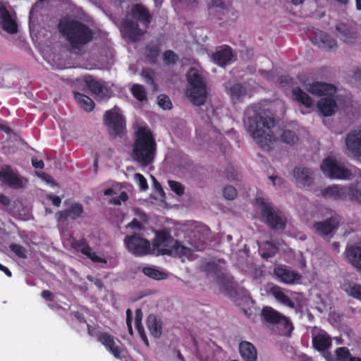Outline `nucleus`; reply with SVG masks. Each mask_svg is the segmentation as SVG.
I'll return each mask as SVG.
<instances>
[{"label": "nucleus", "mask_w": 361, "mask_h": 361, "mask_svg": "<svg viewBox=\"0 0 361 361\" xmlns=\"http://www.w3.org/2000/svg\"><path fill=\"white\" fill-rule=\"evenodd\" d=\"M244 125L257 144L264 148L275 140L272 130L276 125L274 118L267 109L253 106L246 112Z\"/></svg>", "instance_id": "nucleus-1"}, {"label": "nucleus", "mask_w": 361, "mask_h": 361, "mask_svg": "<svg viewBox=\"0 0 361 361\" xmlns=\"http://www.w3.org/2000/svg\"><path fill=\"white\" fill-rule=\"evenodd\" d=\"M60 34L75 49H80L93 39L92 30L84 23L71 18H61L58 24Z\"/></svg>", "instance_id": "nucleus-2"}, {"label": "nucleus", "mask_w": 361, "mask_h": 361, "mask_svg": "<svg viewBox=\"0 0 361 361\" xmlns=\"http://www.w3.org/2000/svg\"><path fill=\"white\" fill-rule=\"evenodd\" d=\"M156 152L157 143L152 132L146 128H139L133 145V160L142 166H147L154 161Z\"/></svg>", "instance_id": "nucleus-3"}, {"label": "nucleus", "mask_w": 361, "mask_h": 361, "mask_svg": "<svg viewBox=\"0 0 361 361\" xmlns=\"http://www.w3.org/2000/svg\"><path fill=\"white\" fill-rule=\"evenodd\" d=\"M187 80L190 85L188 95L191 102L195 106L204 104L207 97L204 78L197 69L190 68L187 74Z\"/></svg>", "instance_id": "nucleus-4"}, {"label": "nucleus", "mask_w": 361, "mask_h": 361, "mask_svg": "<svg viewBox=\"0 0 361 361\" xmlns=\"http://www.w3.org/2000/svg\"><path fill=\"white\" fill-rule=\"evenodd\" d=\"M256 204L267 225L273 230H283L286 227V218L271 202L264 197H257Z\"/></svg>", "instance_id": "nucleus-5"}, {"label": "nucleus", "mask_w": 361, "mask_h": 361, "mask_svg": "<svg viewBox=\"0 0 361 361\" xmlns=\"http://www.w3.org/2000/svg\"><path fill=\"white\" fill-rule=\"evenodd\" d=\"M87 334L90 336L96 338L106 350L111 353L117 359L121 358L123 352L122 347L116 344V338L106 331H101L97 326L87 324Z\"/></svg>", "instance_id": "nucleus-6"}, {"label": "nucleus", "mask_w": 361, "mask_h": 361, "mask_svg": "<svg viewBox=\"0 0 361 361\" xmlns=\"http://www.w3.org/2000/svg\"><path fill=\"white\" fill-rule=\"evenodd\" d=\"M104 123L111 135L121 136L124 134L126 121L118 109H113L106 111L104 116Z\"/></svg>", "instance_id": "nucleus-7"}, {"label": "nucleus", "mask_w": 361, "mask_h": 361, "mask_svg": "<svg viewBox=\"0 0 361 361\" xmlns=\"http://www.w3.org/2000/svg\"><path fill=\"white\" fill-rule=\"evenodd\" d=\"M321 169L324 174L330 178L348 179L351 176V171L345 168L343 165L336 162L331 158L327 157L324 159Z\"/></svg>", "instance_id": "nucleus-8"}, {"label": "nucleus", "mask_w": 361, "mask_h": 361, "mask_svg": "<svg viewBox=\"0 0 361 361\" xmlns=\"http://www.w3.org/2000/svg\"><path fill=\"white\" fill-rule=\"evenodd\" d=\"M124 242L128 251L134 255H145L149 252V242L137 234L126 236Z\"/></svg>", "instance_id": "nucleus-9"}, {"label": "nucleus", "mask_w": 361, "mask_h": 361, "mask_svg": "<svg viewBox=\"0 0 361 361\" xmlns=\"http://www.w3.org/2000/svg\"><path fill=\"white\" fill-rule=\"evenodd\" d=\"M174 241L169 231L161 229L156 231L152 246L154 250H157L159 254L166 255L164 253V250L171 249Z\"/></svg>", "instance_id": "nucleus-10"}, {"label": "nucleus", "mask_w": 361, "mask_h": 361, "mask_svg": "<svg viewBox=\"0 0 361 361\" xmlns=\"http://www.w3.org/2000/svg\"><path fill=\"white\" fill-rule=\"evenodd\" d=\"M0 181L14 189H20L23 187L22 180L13 172L9 165H4L1 169Z\"/></svg>", "instance_id": "nucleus-11"}, {"label": "nucleus", "mask_w": 361, "mask_h": 361, "mask_svg": "<svg viewBox=\"0 0 361 361\" xmlns=\"http://www.w3.org/2000/svg\"><path fill=\"white\" fill-rule=\"evenodd\" d=\"M121 31L124 38L131 42H137L140 39L144 32L139 27L137 22L133 20H126L123 22Z\"/></svg>", "instance_id": "nucleus-12"}, {"label": "nucleus", "mask_w": 361, "mask_h": 361, "mask_svg": "<svg viewBox=\"0 0 361 361\" xmlns=\"http://www.w3.org/2000/svg\"><path fill=\"white\" fill-rule=\"evenodd\" d=\"M84 212V208L81 203L75 202L72 204L68 209L59 211L56 214L58 221H66L68 219L77 220L80 218Z\"/></svg>", "instance_id": "nucleus-13"}, {"label": "nucleus", "mask_w": 361, "mask_h": 361, "mask_svg": "<svg viewBox=\"0 0 361 361\" xmlns=\"http://www.w3.org/2000/svg\"><path fill=\"white\" fill-rule=\"evenodd\" d=\"M347 149L355 157H361V130L349 133L345 138Z\"/></svg>", "instance_id": "nucleus-14"}, {"label": "nucleus", "mask_w": 361, "mask_h": 361, "mask_svg": "<svg viewBox=\"0 0 361 361\" xmlns=\"http://www.w3.org/2000/svg\"><path fill=\"white\" fill-rule=\"evenodd\" d=\"M0 24L4 30L14 34L18 31V25L12 18L5 5L0 3Z\"/></svg>", "instance_id": "nucleus-15"}, {"label": "nucleus", "mask_w": 361, "mask_h": 361, "mask_svg": "<svg viewBox=\"0 0 361 361\" xmlns=\"http://www.w3.org/2000/svg\"><path fill=\"white\" fill-rule=\"evenodd\" d=\"M130 14L133 18L140 22L146 28L148 27L152 19L148 8L141 4L133 5Z\"/></svg>", "instance_id": "nucleus-16"}, {"label": "nucleus", "mask_w": 361, "mask_h": 361, "mask_svg": "<svg viewBox=\"0 0 361 361\" xmlns=\"http://www.w3.org/2000/svg\"><path fill=\"white\" fill-rule=\"evenodd\" d=\"M233 56L232 49L228 45H224L213 53L212 59L217 66L225 67L232 61Z\"/></svg>", "instance_id": "nucleus-17"}, {"label": "nucleus", "mask_w": 361, "mask_h": 361, "mask_svg": "<svg viewBox=\"0 0 361 361\" xmlns=\"http://www.w3.org/2000/svg\"><path fill=\"white\" fill-rule=\"evenodd\" d=\"M307 90L312 94L317 96H334L336 91L334 85L323 82L309 84Z\"/></svg>", "instance_id": "nucleus-18"}, {"label": "nucleus", "mask_w": 361, "mask_h": 361, "mask_svg": "<svg viewBox=\"0 0 361 361\" xmlns=\"http://www.w3.org/2000/svg\"><path fill=\"white\" fill-rule=\"evenodd\" d=\"M312 42L320 48L333 49L337 47L336 41L326 32L317 30L310 38Z\"/></svg>", "instance_id": "nucleus-19"}, {"label": "nucleus", "mask_w": 361, "mask_h": 361, "mask_svg": "<svg viewBox=\"0 0 361 361\" xmlns=\"http://www.w3.org/2000/svg\"><path fill=\"white\" fill-rule=\"evenodd\" d=\"M338 226V221L336 219L330 217L324 221L315 222L314 228L317 233L321 236H326L336 230Z\"/></svg>", "instance_id": "nucleus-20"}, {"label": "nucleus", "mask_w": 361, "mask_h": 361, "mask_svg": "<svg viewBox=\"0 0 361 361\" xmlns=\"http://www.w3.org/2000/svg\"><path fill=\"white\" fill-rule=\"evenodd\" d=\"M312 343L314 348L319 352L326 350L332 345L331 338L323 330L312 337Z\"/></svg>", "instance_id": "nucleus-21"}, {"label": "nucleus", "mask_w": 361, "mask_h": 361, "mask_svg": "<svg viewBox=\"0 0 361 361\" xmlns=\"http://www.w3.org/2000/svg\"><path fill=\"white\" fill-rule=\"evenodd\" d=\"M293 176L298 184L310 186L313 182L312 171L306 167L296 166Z\"/></svg>", "instance_id": "nucleus-22"}, {"label": "nucleus", "mask_w": 361, "mask_h": 361, "mask_svg": "<svg viewBox=\"0 0 361 361\" xmlns=\"http://www.w3.org/2000/svg\"><path fill=\"white\" fill-rule=\"evenodd\" d=\"M347 261L357 270H361V247L357 245L348 246L345 251Z\"/></svg>", "instance_id": "nucleus-23"}, {"label": "nucleus", "mask_w": 361, "mask_h": 361, "mask_svg": "<svg viewBox=\"0 0 361 361\" xmlns=\"http://www.w3.org/2000/svg\"><path fill=\"white\" fill-rule=\"evenodd\" d=\"M274 272L282 282L286 283H293L301 278V276L297 271L289 270L283 267H276Z\"/></svg>", "instance_id": "nucleus-24"}, {"label": "nucleus", "mask_w": 361, "mask_h": 361, "mask_svg": "<svg viewBox=\"0 0 361 361\" xmlns=\"http://www.w3.org/2000/svg\"><path fill=\"white\" fill-rule=\"evenodd\" d=\"M317 107L324 116H330L336 111L337 105L334 96H327L318 101Z\"/></svg>", "instance_id": "nucleus-25"}, {"label": "nucleus", "mask_w": 361, "mask_h": 361, "mask_svg": "<svg viewBox=\"0 0 361 361\" xmlns=\"http://www.w3.org/2000/svg\"><path fill=\"white\" fill-rule=\"evenodd\" d=\"M226 89L233 103L240 102L247 94L246 87L240 83H234Z\"/></svg>", "instance_id": "nucleus-26"}, {"label": "nucleus", "mask_w": 361, "mask_h": 361, "mask_svg": "<svg viewBox=\"0 0 361 361\" xmlns=\"http://www.w3.org/2000/svg\"><path fill=\"white\" fill-rule=\"evenodd\" d=\"M324 197H330L334 200H344L346 197L347 190L345 188L338 185L329 186L322 190Z\"/></svg>", "instance_id": "nucleus-27"}, {"label": "nucleus", "mask_w": 361, "mask_h": 361, "mask_svg": "<svg viewBox=\"0 0 361 361\" xmlns=\"http://www.w3.org/2000/svg\"><path fill=\"white\" fill-rule=\"evenodd\" d=\"M239 352L246 361H256L257 353L255 345L250 342L242 341L239 345Z\"/></svg>", "instance_id": "nucleus-28"}, {"label": "nucleus", "mask_w": 361, "mask_h": 361, "mask_svg": "<svg viewBox=\"0 0 361 361\" xmlns=\"http://www.w3.org/2000/svg\"><path fill=\"white\" fill-rule=\"evenodd\" d=\"M147 326L150 334L154 338H159L162 334V322L157 316L151 314L147 318Z\"/></svg>", "instance_id": "nucleus-29"}, {"label": "nucleus", "mask_w": 361, "mask_h": 361, "mask_svg": "<svg viewBox=\"0 0 361 361\" xmlns=\"http://www.w3.org/2000/svg\"><path fill=\"white\" fill-rule=\"evenodd\" d=\"M270 293L274 297L277 302L290 307H295V302L285 293L283 289L278 286H272L270 288Z\"/></svg>", "instance_id": "nucleus-30"}, {"label": "nucleus", "mask_w": 361, "mask_h": 361, "mask_svg": "<svg viewBox=\"0 0 361 361\" xmlns=\"http://www.w3.org/2000/svg\"><path fill=\"white\" fill-rule=\"evenodd\" d=\"M336 30L338 32V37L346 43H353L356 39V33L352 28L344 23L338 24Z\"/></svg>", "instance_id": "nucleus-31"}, {"label": "nucleus", "mask_w": 361, "mask_h": 361, "mask_svg": "<svg viewBox=\"0 0 361 361\" xmlns=\"http://www.w3.org/2000/svg\"><path fill=\"white\" fill-rule=\"evenodd\" d=\"M164 253L166 255H174L178 257L188 256L191 253V250L181 244L178 240H174L171 249H166Z\"/></svg>", "instance_id": "nucleus-32"}, {"label": "nucleus", "mask_w": 361, "mask_h": 361, "mask_svg": "<svg viewBox=\"0 0 361 361\" xmlns=\"http://www.w3.org/2000/svg\"><path fill=\"white\" fill-rule=\"evenodd\" d=\"M279 331V334L283 336L290 337L294 329L293 324L289 317L283 314L279 319V323L275 325Z\"/></svg>", "instance_id": "nucleus-33"}, {"label": "nucleus", "mask_w": 361, "mask_h": 361, "mask_svg": "<svg viewBox=\"0 0 361 361\" xmlns=\"http://www.w3.org/2000/svg\"><path fill=\"white\" fill-rule=\"evenodd\" d=\"M262 316L266 322L274 326L279 323V321L283 316V314L280 313L271 307L267 306L263 307Z\"/></svg>", "instance_id": "nucleus-34"}, {"label": "nucleus", "mask_w": 361, "mask_h": 361, "mask_svg": "<svg viewBox=\"0 0 361 361\" xmlns=\"http://www.w3.org/2000/svg\"><path fill=\"white\" fill-rule=\"evenodd\" d=\"M85 82L86 86L92 93L96 95H102L106 87L99 81L95 80L92 75H88L85 78Z\"/></svg>", "instance_id": "nucleus-35"}, {"label": "nucleus", "mask_w": 361, "mask_h": 361, "mask_svg": "<svg viewBox=\"0 0 361 361\" xmlns=\"http://www.w3.org/2000/svg\"><path fill=\"white\" fill-rule=\"evenodd\" d=\"M74 97L85 111L90 112L94 109V103L89 97L79 92H74Z\"/></svg>", "instance_id": "nucleus-36"}, {"label": "nucleus", "mask_w": 361, "mask_h": 361, "mask_svg": "<svg viewBox=\"0 0 361 361\" xmlns=\"http://www.w3.org/2000/svg\"><path fill=\"white\" fill-rule=\"evenodd\" d=\"M293 94L295 97V99L305 107L310 108L312 106V99L300 87L294 89Z\"/></svg>", "instance_id": "nucleus-37"}, {"label": "nucleus", "mask_w": 361, "mask_h": 361, "mask_svg": "<svg viewBox=\"0 0 361 361\" xmlns=\"http://www.w3.org/2000/svg\"><path fill=\"white\" fill-rule=\"evenodd\" d=\"M160 54V48L158 44H149L145 47V57L152 64H156Z\"/></svg>", "instance_id": "nucleus-38"}, {"label": "nucleus", "mask_w": 361, "mask_h": 361, "mask_svg": "<svg viewBox=\"0 0 361 361\" xmlns=\"http://www.w3.org/2000/svg\"><path fill=\"white\" fill-rule=\"evenodd\" d=\"M136 315H135V327L137 329V331L142 340V341L144 343V344L149 347V341L147 337V335L145 331V329L142 324V316H141V310H136Z\"/></svg>", "instance_id": "nucleus-39"}, {"label": "nucleus", "mask_w": 361, "mask_h": 361, "mask_svg": "<svg viewBox=\"0 0 361 361\" xmlns=\"http://www.w3.org/2000/svg\"><path fill=\"white\" fill-rule=\"evenodd\" d=\"M343 289L348 295L361 301V285L349 283L345 284Z\"/></svg>", "instance_id": "nucleus-40"}, {"label": "nucleus", "mask_w": 361, "mask_h": 361, "mask_svg": "<svg viewBox=\"0 0 361 361\" xmlns=\"http://www.w3.org/2000/svg\"><path fill=\"white\" fill-rule=\"evenodd\" d=\"M281 140L287 145H294L299 141V137L295 131L285 129L281 135Z\"/></svg>", "instance_id": "nucleus-41"}, {"label": "nucleus", "mask_w": 361, "mask_h": 361, "mask_svg": "<svg viewBox=\"0 0 361 361\" xmlns=\"http://www.w3.org/2000/svg\"><path fill=\"white\" fill-rule=\"evenodd\" d=\"M142 271L147 276L155 280L166 279L167 274L165 272L159 271L153 267H143Z\"/></svg>", "instance_id": "nucleus-42"}, {"label": "nucleus", "mask_w": 361, "mask_h": 361, "mask_svg": "<svg viewBox=\"0 0 361 361\" xmlns=\"http://www.w3.org/2000/svg\"><path fill=\"white\" fill-rule=\"evenodd\" d=\"M133 97L140 102L147 100V92L143 85L135 84L131 88Z\"/></svg>", "instance_id": "nucleus-43"}, {"label": "nucleus", "mask_w": 361, "mask_h": 361, "mask_svg": "<svg viewBox=\"0 0 361 361\" xmlns=\"http://www.w3.org/2000/svg\"><path fill=\"white\" fill-rule=\"evenodd\" d=\"M10 250L21 259L27 258V250L21 245L12 243L9 245Z\"/></svg>", "instance_id": "nucleus-44"}, {"label": "nucleus", "mask_w": 361, "mask_h": 361, "mask_svg": "<svg viewBox=\"0 0 361 361\" xmlns=\"http://www.w3.org/2000/svg\"><path fill=\"white\" fill-rule=\"evenodd\" d=\"M335 353L338 361H348L352 355L346 347H339Z\"/></svg>", "instance_id": "nucleus-45"}, {"label": "nucleus", "mask_w": 361, "mask_h": 361, "mask_svg": "<svg viewBox=\"0 0 361 361\" xmlns=\"http://www.w3.org/2000/svg\"><path fill=\"white\" fill-rule=\"evenodd\" d=\"M266 250L262 254V257L264 259H269L275 255L277 251V247L271 242H266L264 243Z\"/></svg>", "instance_id": "nucleus-46"}, {"label": "nucleus", "mask_w": 361, "mask_h": 361, "mask_svg": "<svg viewBox=\"0 0 361 361\" xmlns=\"http://www.w3.org/2000/svg\"><path fill=\"white\" fill-rule=\"evenodd\" d=\"M163 59L166 64L171 65L175 64L177 62L178 56L174 51L171 50H167L163 54Z\"/></svg>", "instance_id": "nucleus-47"}, {"label": "nucleus", "mask_w": 361, "mask_h": 361, "mask_svg": "<svg viewBox=\"0 0 361 361\" xmlns=\"http://www.w3.org/2000/svg\"><path fill=\"white\" fill-rule=\"evenodd\" d=\"M87 250H82V254L90 259L93 262L97 263H106L104 258L99 257L92 248H86Z\"/></svg>", "instance_id": "nucleus-48"}, {"label": "nucleus", "mask_w": 361, "mask_h": 361, "mask_svg": "<svg viewBox=\"0 0 361 361\" xmlns=\"http://www.w3.org/2000/svg\"><path fill=\"white\" fill-rule=\"evenodd\" d=\"M158 104L164 110H170L173 107L170 98L166 94H160L158 97Z\"/></svg>", "instance_id": "nucleus-49"}, {"label": "nucleus", "mask_w": 361, "mask_h": 361, "mask_svg": "<svg viewBox=\"0 0 361 361\" xmlns=\"http://www.w3.org/2000/svg\"><path fill=\"white\" fill-rule=\"evenodd\" d=\"M169 186L171 190L175 192L178 195H182L184 193L185 187L184 185L177 181L175 180H169L168 181Z\"/></svg>", "instance_id": "nucleus-50"}, {"label": "nucleus", "mask_w": 361, "mask_h": 361, "mask_svg": "<svg viewBox=\"0 0 361 361\" xmlns=\"http://www.w3.org/2000/svg\"><path fill=\"white\" fill-rule=\"evenodd\" d=\"M226 177L229 180H238L239 174L233 165H228L226 169Z\"/></svg>", "instance_id": "nucleus-51"}, {"label": "nucleus", "mask_w": 361, "mask_h": 361, "mask_svg": "<svg viewBox=\"0 0 361 361\" xmlns=\"http://www.w3.org/2000/svg\"><path fill=\"white\" fill-rule=\"evenodd\" d=\"M224 196L226 200H234L237 196L236 189L231 185H227L224 189Z\"/></svg>", "instance_id": "nucleus-52"}, {"label": "nucleus", "mask_w": 361, "mask_h": 361, "mask_svg": "<svg viewBox=\"0 0 361 361\" xmlns=\"http://www.w3.org/2000/svg\"><path fill=\"white\" fill-rule=\"evenodd\" d=\"M73 247L82 254V250H87L86 248H91L85 238H82L75 241Z\"/></svg>", "instance_id": "nucleus-53"}, {"label": "nucleus", "mask_w": 361, "mask_h": 361, "mask_svg": "<svg viewBox=\"0 0 361 361\" xmlns=\"http://www.w3.org/2000/svg\"><path fill=\"white\" fill-rule=\"evenodd\" d=\"M128 196L126 192H121L117 197H114L110 200V203L115 205H121L122 202L127 201Z\"/></svg>", "instance_id": "nucleus-54"}, {"label": "nucleus", "mask_w": 361, "mask_h": 361, "mask_svg": "<svg viewBox=\"0 0 361 361\" xmlns=\"http://www.w3.org/2000/svg\"><path fill=\"white\" fill-rule=\"evenodd\" d=\"M135 179L138 183L140 188L142 190H145L148 188V184L146 178L141 173H135Z\"/></svg>", "instance_id": "nucleus-55"}, {"label": "nucleus", "mask_w": 361, "mask_h": 361, "mask_svg": "<svg viewBox=\"0 0 361 361\" xmlns=\"http://www.w3.org/2000/svg\"><path fill=\"white\" fill-rule=\"evenodd\" d=\"M349 197L351 200H356L358 202H361V191L357 189H350Z\"/></svg>", "instance_id": "nucleus-56"}, {"label": "nucleus", "mask_w": 361, "mask_h": 361, "mask_svg": "<svg viewBox=\"0 0 361 361\" xmlns=\"http://www.w3.org/2000/svg\"><path fill=\"white\" fill-rule=\"evenodd\" d=\"M87 279L89 281L94 283L95 284V286L100 289L102 288L104 286L103 282H102V279H97V278L96 279L91 275H87Z\"/></svg>", "instance_id": "nucleus-57"}, {"label": "nucleus", "mask_w": 361, "mask_h": 361, "mask_svg": "<svg viewBox=\"0 0 361 361\" xmlns=\"http://www.w3.org/2000/svg\"><path fill=\"white\" fill-rule=\"evenodd\" d=\"M47 197L49 200L51 201L54 206L59 207L61 205V199L59 196L50 194L48 195Z\"/></svg>", "instance_id": "nucleus-58"}, {"label": "nucleus", "mask_w": 361, "mask_h": 361, "mask_svg": "<svg viewBox=\"0 0 361 361\" xmlns=\"http://www.w3.org/2000/svg\"><path fill=\"white\" fill-rule=\"evenodd\" d=\"M41 296L47 301L51 302L54 299V294L50 290H44L41 293Z\"/></svg>", "instance_id": "nucleus-59"}, {"label": "nucleus", "mask_w": 361, "mask_h": 361, "mask_svg": "<svg viewBox=\"0 0 361 361\" xmlns=\"http://www.w3.org/2000/svg\"><path fill=\"white\" fill-rule=\"evenodd\" d=\"M32 165L35 169H42L44 167V161L38 160L37 158H32Z\"/></svg>", "instance_id": "nucleus-60"}, {"label": "nucleus", "mask_w": 361, "mask_h": 361, "mask_svg": "<svg viewBox=\"0 0 361 361\" xmlns=\"http://www.w3.org/2000/svg\"><path fill=\"white\" fill-rule=\"evenodd\" d=\"M153 185H154V189L159 193V195L161 196H164V189L162 188V187H161V184L159 183V181L155 178L153 179Z\"/></svg>", "instance_id": "nucleus-61"}, {"label": "nucleus", "mask_w": 361, "mask_h": 361, "mask_svg": "<svg viewBox=\"0 0 361 361\" xmlns=\"http://www.w3.org/2000/svg\"><path fill=\"white\" fill-rule=\"evenodd\" d=\"M127 227L132 228H136L138 229H141L142 224L137 219H134L131 222H130L127 225Z\"/></svg>", "instance_id": "nucleus-62"}, {"label": "nucleus", "mask_w": 361, "mask_h": 361, "mask_svg": "<svg viewBox=\"0 0 361 361\" xmlns=\"http://www.w3.org/2000/svg\"><path fill=\"white\" fill-rule=\"evenodd\" d=\"M10 199L5 195L0 193V203L4 206H8L10 204Z\"/></svg>", "instance_id": "nucleus-63"}, {"label": "nucleus", "mask_w": 361, "mask_h": 361, "mask_svg": "<svg viewBox=\"0 0 361 361\" xmlns=\"http://www.w3.org/2000/svg\"><path fill=\"white\" fill-rule=\"evenodd\" d=\"M0 270L3 271L7 276L11 277L12 272L5 266L0 263Z\"/></svg>", "instance_id": "nucleus-64"}]
</instances>
